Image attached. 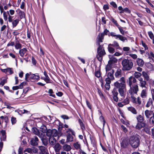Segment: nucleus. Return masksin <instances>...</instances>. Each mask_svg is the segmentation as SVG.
<instances>
[{
  "label": "nucleus",
  "instance_id": "nucleus-13",
  "mask_svg": "<svg viewBox=\"0 0 154 154\" xmlns=\"http://www.w3.org/2000/svg\"><path fill=\"white\" fill-rule=\"evenodd\" d=\"M104 38V37L103 36L102 34H100V33L98 34L96 39V45H97L99 46L100 45H100V43L103 42V40Z\"/></svg>",
  "mask_w": 154,
  "mask_h": 154
},
{
  "label": "nucleus",
  "instance_id": "nucleus-29",
  "mask_svg": "<svg viewBox=\"0 0 154 154\" xmlns=\"http://www.w3.org/2000/svg\"><path fill=\"white\" fill-rule=\"evenodd\" d=\"M142 75L146 81H148L149 80V76L147 72L145 71H143L142 72Z\"/></svg>",
  "mask_w": 154,
  "mask_h": 154
},
{
  "label": "nucleus",
  "instance_id": "nucleus-63",
  "mask_svg": "<svg viewBox=\"0 0 154 154\" xmlns=\"http://www.w3.org/2000/svg\"><path fill=\"white\" fill-rule=\"evenodd\" d=\"M130 14L131 12V11L127 8H125L123 9V13L124 12Z\"/></svg>",
  "mask_w": 154,
  "mask_h": 154
},
{
  "label": "nucleus",
  "instance_id": "nucleus-49",
  "mask_svg": "<svg viewBox=\"0 0 154 154\" xmlns=\"http://www.w3.org/2000/svg\"><path fill=\"white\" fill-rule=\"evenodd\" d=\"M142 75L141 73L138 72H135L134 74V77L138 79L139 77H140Z\"/></svg>",
  "mask_w": 154,
  "mask_h": 154
},
{
  "label": "nucleus",
  "instance_id": "nucleus-47",
  "mask_svg": "<svg viewBox=\"0 0 154 154\" xmlns=\"http://www.w3.org/2000/svg\"><path fill=\"white\" fill-rule=\"evenodd\" d=\"M41 140L44 145L45 146H47L48 144V139L42 138H41Z\"/></svg>",
  "mask_w": 154,
  "mask_h": 154
},
{
  "label": "nucleus",
  "instance_id": "nucleus-48",
  "mask_svg": "<svg viewBox=\"0 0 154 154\" xmlns=\"http://www.w3.org/2000/svg\"><path fill=\"white\" fill-rule=\"evenodd\" d=\"M58 135V133L57 130L56 129H53L52 131V136L54 137H56Z\"/></svg>",
  "mask_w": 154,
  "mask_h": 154
},
{
  "label": "nucleus",
  "instance_id": "nucleus-35",
  "mask_svg": "<svg viewBox=\"0 0 154 154\" xmlns=\"http://www.w3.org/2000/svg\"><path fill=\"white\" fill-rule=\"evenodd\" d=\"M20 20L19 19H16L12 21L11 23H12V26L13 28L15 27L19 23Z\"/></svg>",
  "mask_w": 154,
  "mask_h": 154
},
{
  "label": "nucleus",
  "instance_id": "nucleus-20",
  "mask_svg": "<svg viewBox=\"0 0 154 154\" xmlns=\"http://www.w3.org/2000/svg\"><path fill=\"white\" fill-rule=\"evenodd\" d=\"M146 124L144 122H138L136 126V128L138 130L142 128L145 126Z\"/></svg>",
  "mask_w": 154,
  "mask_h": 154
},
{
  "label": "nucleus",
  "instance_id": "nucleus-28",
  "mask_svg": "<svg viewBox=\"0 0 154 154\" xmlns=\"http://www.w3.org/2000/svg\"><path fill=\"white\" fill-rule=\"evenodd\" d=\"M140 96L143 98V100H144L147 97V93L145 90H143L142 91Z\"/></svg>",
  "mask_w": 154,
  "mask_h": 154
},
{
  "label": "nucleus",
  "instance_id": "nucleus-51",
  "mask_svg": "<svg viewBox=\"0 0 154 154\" xmlns=\"http://www.w3.org/2000/svg\"><path fill=\"white\" fill-rule=\"evenodd\" d=\"M48 92L50 94L49 96L52 97H55V95L54 94H52L54 93L53 90L52 89H49Z\"/></svg>",
  "mask_w": 154,
  "mask_h": 154
},
{
  "label": "nucleus",
  "instance_id": "nucleus-30",
  "mask_svg": "<svg viewBox=\"0 0 154 154\" xmlns=\"http://www.w3.org/2000/svg\"><path fill=\"white\" fill-rule=\"evenodd\" d=\"M146 66L151 70H154V66L150 63H148L146 64Z\"/></svg>",
  "mask_w": 154,
  "mask_h": 154
},
{
  "label": "nucleus",
  "instance_id": "nucleus-54",
  "mask_svg": "<svg viewBox=\"0 0 154 154\" xmlns=\"http://www.w3.org/2000/svg\"><path fill=\"white\" fill-rule=\"evenodd\" d=\"M149 123L151 125H154V118L152 116L150 118Z\"/></svg>",
  "mask_w": 154,
  "mask_h": 154
},
{
  "label": "nucleus",
  "instance_id": "nucleus-4",
  "mask_svg": "<svg viewBox=\"0 0 154 154\" xmlns=\"http://www.w3.org/2000/svg\"><path fill=\"white\" fill-rule=\"evenodd\" d=\"M122 69L123 71H128L133 67V63L132 60L128 59H124L122 62Z\"/></svg>",
  "mask_w": 154,
  "mask_h": 154
},
{
  "label": "nucleus",
  "instance_id": "nucleus-62",
  "mask_svg": "<svg viewBox=\"0 0 154 154\" xmlns=\"http://www.w3.org/2000/svg\"><path fill=\"white\" fill-rule=\"evenodd\" d=\"M141 44L143 47H144L145 50H147L148 49L147 45L144 43L143 41H141Z\"/></svg>",
  "mask_w": 154,
  "mask_h": 154
},
{
  "label": "nucleus",
  "instance_id": "nucleus-2",
  "mask_svg": "<svg viewBox=\"0 0 154 154\" xmlns=\"http://www.w3.org/2000/svg\"><path fill=\"white\" fill-rule=\"evenodd\" d=\"M136 81L135 78L132 76L129 77L127 80V84L130 87V89L128 91L129 93H137L138 91V88Z\"/></svg>",
  "mask_w": 154,
  "mask_h": 154
},
{
  "label": "nucleus",
  "instance_id": "nucleus-15",
  "mask_svg": "<svg viewBox=\"0 0 154 154\" xmlns=\"http://www.w3.org/2000/svg\"><path fill=\"white\" fill-rule=\"evenodd\" d=\"M39 149L40 151L39 154H49L47 149L45 147L40 146Z\"/></svg>",
  "mask_w": 154,
  "mask_h": 154
},
{
  "label": "nucleus",
  "instance_id": "nucleus-14",
  "mask_svg": "<svg viewBox=\"0 0 154 154\" xmlns=\"http://www.w3.org/2000/svg\"><path fill=\"white\" fill-rule=\"evenodd\" d=\"M122 70L119 68H117V70L115 73V76L116 78H122Z\"/></svg>",
  "mask_w": 154,
  "mask_h": 154
},
{
  "label": "nucleus",
  "instance_id": "nucleus-58",
  "mask_svg": "<svg viewBox=\"0 0 154 154\" xmlns=\"http://www.w3.org/2000/svg\"><path fill=\"white\" fill-rule=\"evenodd\" d=\"M11 120L12 125L15 124L17 122L16 118L13 117H11Z\"/></svg>",
  "mask_w": 154,
  "mask_h": 154
},
{
  "label": "nucleus",
  "instance_id": "nucleus-26",
  "mask_svg": "<svg viewBox=\"0 0 154 154\" xmlns=\"http://www.w3.org/2000/svg\"><path fill=\"white\" fill-rule=\"evenodd\" d=\"M137 64L140 66H142L144 63L143 60L140 58H137L136 60Z\"/></svg>",
  "mask_w": 154,
  "mask_h": 154
},
{
  "label": "nucleus",
  "instance_id": "nucleus-34",
  "mask_svg": "<svg viewBox=\"0 0 154 154\" xmlns=\"http://www.w3.org/2000/svg\"><path fill=\"white\" fill-rule=\"evenodd\" d=\"M15 48L17 49H20L22 48V45L19 43L18 41H17L15 42Z\"/></svg>",
  "mask_w": 154,
  "mask_h": 154
},
{
  "label": "nucleus",
  "instance_id": "nucleus-18",
  "mask_svg": "<svg viewBox=\"0 0 154 154\" xmlns=\"http://www.w3.org/2000/svg\"><path fill=\"white\" fill-rule=\"evenodd\" d=\"M27 51V50L26 48H23L20 49L19 52V54L21 57H23Z\"/></svg>",
  "mask_w": 154,
  "mask_h": 154
},
{
  "label": "nucleus",
  "instance_id": "nucleus-42",
  "mask_svg": "<svg viewBox=\"0 0 154 154\" xmlns=\"http://www.w3.org/2000/svg\"><path fill=\"white\" fill-rule=\"evenodd\" d=\"M73 146L76 149H81V145L78 142L74 143Z\"/></svg>",
  "mask_w": 154,
  "mask_h": 154
},
{
  "label": "nucleus",
  "instance_id": "nucleus-6",
  "mask_svg": "<svg viewBox=\"0 0 154 154\" xmlns=\"http://www.w3.org/2000/svg\"><path fill=\"white\" fill-rule=\"evenodd\" d=\"M105 70L106 75L107 76L105 80L111 81V80H114L115 78L113 76V74L115 72V70L112 68L107 67H105Z\"/></svg>",
  "mask_w": 154,
  "mask_h": 154
},
{
  "label": "nucleus",
  "instance_id": "nucleus-1",
  "mask_svg": "<svg viewBox=\"0 0 154 154\" xmlns=\"http://www.w3.org/2000/svg\"><path fill=\"white\" fill-rule=\"evenodd\" d=\"M114 85L115 88H114L112 91V96L114 100L117 102L119 98L118 97V93L117 88L118 89L119 94L121 97H124L126 95V89L124 78L122 77L118 81L114 83Z\"/></svg>",
  "mask_w": 154,
  "mask_h": 154
},
{
  "label": "nucleus",
  "instance_id": "nucleus-22",
  "mask_svg": "<svg viewBox=\"0 0 154 154\" xmlns=\"http://www.w3.org/2000/svg\"><path fill=\"white\" fill-rule=\"evenodd\" d=\"M54 149L56 153L59 152L60 149L61 148V146L59 143H57L55 145L54 147Z\"/></svg>",
  "mask_w": 154,
  "mask_h": 154
},
{
  "label": "nucleus",
  "instance_id": "nucleus-24",
  "mask_svg": "<svg viewBox=\"0 0 154 154\" xmlns=\"http://www.w3.org/2000/svg\"><path fill=\"white\" fill-rule=\"evenodd\" d=\"M49 141L51 145H54L56 142V139L53 137H51L49 138Z\"/></svg>",
  "mask_w": 154,
  "mask_h": 154
},
{
  "label": "nucleus",
  "instance_id": "nucleus-31",
  "mask_svg": "<svg viewBox=\"0 0 154 154\" xmlns=\"http://www.w3.org/2000/svg\"><path fill=\"white\" fill-rule=\"evenodd\" d=\"M106 83L105 85V87L106 90H109L110 88V84L111 83V81L105 80Z\"/></svg>",
  "mask_w": 154,
  "mask_h": 154
},
{
  "label": "nucleus",
  "instance_id": "nucleus-56",
  "mask_svg": "<svg viewBox=\"0 0 154 154\" xmlns=\"http://www.w3.org/2000/svg\"><path fill=\"white\" fill-rule=\"evenodd\" d=\"M148 34L149 38L151 39H152L154 38L153 34L151 31L148 32Z\"/></svg>",
  "mask_w": 154,
  "mask_h": 154
},
{
  "label": "nucleus",
  "instance_id": "nucleus-5",
  "mask_svg": "<svg viewBox=\"0 0 154 154\" xmlns=\"http://www.w3.org/2000/svg\"><path fill=\"white\" fill-rule=\"evenodd\" d=\"M129 143L132 147L137 148L139 146L140 143L139 136L134 135L131 136L130 138Z\"/></svg>",
  "mask_w": 154,
  "mask_h": 154
},
{
  "label": "nucleus",
  "instance_id": "nucleus-21",
  "mask_svg": "<svg viewBox=\"0 0 154 154\" xmlns=\"http://www.w3.org/2000/svg\"><path fill=\"white\" fill-rule=\"evenodd\" d=\"M44 74L45 77L44 78L43 80H44L47 83H51V82H50V79L45 71L44 72Z\"/></svg>",
  "mask_w": 154,
  "mask_h": 154
},
{
  "label": "nucleus",
  "instance_id": "nucleus-45",
  "mask_svg": "<svg viewBox=\"0 0 154 154\" xmlns=\"http://www.w3.org/2000/svg\"><path fill=\"white\" fill-rule=\"evenodd\" d=\"M1 133L2 135V138H3V140H5L6 138V136L5 135L6 132L5 130H2L1 131Z\"/></svg>",
  "mask_w": 154,
  "mask_h": 154
},
{
  "label": "nucleus",
  "instance_id": "nucleus-3",
  "mask_svg": "<svg viewBox=\"0 0 154 154\" xmlns=\"http://www.w3.org/2000/svg\"><path fill=\"white\" fill-rule=\"evenodd\" d=\"M101 34H102L103 37L105 35H108L109 36H112L114 37L116 39H119L123 42H124L125 41H127L126 37L120 35H116V33L114 32H110L107 29H105L103 32Z\"/></svg>",
  "mask_w": 154,
  "mask_h": 154
},
{
  "label": "nucleus",
  "instance_id": "nucleus-27",
  "mask_svg": "<svg viewBox=\"0 0 154 154\" xmlns=\"http://www.w3.org/2000/svg\"><path fill=\"white\" fill-rule=\"evenodd\" d=\"M63 150L68 152L70 151L72 148L70 145L65 144L63 146Z\"/></svg>",
  "mask_w": 154,
  "mask_h": 154
},
{
  "label": "nucleus",
  "instance_id": "nucleus-7",
  "mask_svg": "<svg viewBox=\"0 0 154 154\" xmlns=\"http://www.w3.org/2000/svg\"><path fill=\"white\" fill-rule=\"evenodd\" d=\"M97 57L99 61H101L103 57L106 54V52L103 45L98 46L97 48Z\"/></svg>",
  "mask_w": 154,
  "mask_h": 154
},
{
  "label": "nucleus",
  "instance_id": "nucleus-64",
  "mask_svg": "<svg viewBox=\"0 0 154 154\" xmlns=\"http://www.w3.org/2000/svg\"><path fill=\"white\" fill-rule=\"evenodd\" d=\"M123 50L124 51L128 52V51L130 50V48L128 47H124L123 48Z\"/></svg>",
  "mask_w": 154,
  "mask_h": 154
},
{
  "label": "nucleus",
  "instance_id": "nucleus-25",
  "mask_svg": "<svg viewBox=\"0 0 154 154\" xmlns=\"http://www.w3.org/2000/svg\"><path fill=\"white\" fill-rule=\"evenodd\" d=\"M24 82L21 83L19 86H16L13 87L12 89L13 90H16L19 89H22L23 87Z\"/></svg>",
  "mask_w": 154,
  "mask_h": 154
},
{
  "label": "nucleus",
  "instance_id": "nucleus-23",
  "mask_svg": "<svg viewBox=\"0 0 154 154\" xmlns=\"http://www.w3.org/2000/svg\"><path fill=\"white\" fill-rule=\"evenodd\" d=\"M17 11L18 12V14L20 17V20L25 17V14L24 12L21 11L20 9H18L17 11Z\"/></svg>",
  "mask_w": 154,
  "mask_h": 154
},
{
  "label": "nucleus",
  "instance_id": "nucleus-19",
  "mask_svg": "<svg viewBox=\"0 0 154 154\" xmlns=\"http://www.w3.org/2000/svg\"><path fill=\"white\" fill-rule=\"evenodd\" d=\"M153 111L152 110H146L145 111V114L146 118L148 119L150 116L152 115Z\"/></svg>",
  "mask_w": 154,
  "mask_h": 154
},
{
  "label": "nucleus",
  "instance_id": "nucleus-39",
  "mask_svg": "<svg viewBox=\"0 0 154 154\" xmlns=\"http://www.w3.org/2000/svg\"><path fill=\"white\" fill-rule=\"evenodd\" d=\"M129 94L131 95V98L132 99L133 102L134 103H137L136 98L134 97V94H137V93H133L132 94L129 93Z\"/></svg>",
  "mask_w": 154,
  "mask_h": 154
},
{
  "label": "nucleus",
  "instance_id": "nucleus-10",
  "mask_svg": "<svg viewBox=\"0 0 154 154\" xmlns=\"http://www.w3.org/2000/svg\"><path fill=\"white\" fill-rule=\"evenodd\" d=\"M117 62V60L116 58L113 57L110 58V59L108 61V63L106 65V67L112 68V65L114 63H116Z\"/></svg>",
  "mask_w": 154,
  "mask_h": 154
},
{
  "label": "nucleus",
  "instance_id": "nucleus-37",
  "mask_svg": "<svg viewBox=\"0 0 154 154\" xmlns=\"http://www.w3.org/2000/svg\"><path fill=\"white\" fill-rule=\"evenodd\" d=\"M153 100L151 98H149L148 100V101L146 105V106L147 107H149L151 105H152Z\"/></svg>",
  "mask_w": 154,
  "mask_h": 154
},
{
  "label": "nucleus",
  "instance_id": "nucleus-57",
  "mask_svg": "<svg viewBox=\"0 0 154 154\" xmlns=\"http://www.w3.org/2000/svg\"><path fill=\"white\" fill-rule=\"evenodd\" d=\"M98 92L101 98H103L104 97L103 95L100 90L98 89Z\"/></svg>",
  "mask_w": 154,
  "mask_h": 154
},
{
  "label": "nucleus",
  "instance_id": "nucleus-12",
  "mask_svg": "<svg viewBox=\"0 0 154 154\" xmlns=\"http://www.w3.org/2000/svg\"><path fill=\"white\" fill-rule=\"evenodd\" d=\"M26 151L31 154H39L38 153V149L36 148H27L26 149Z\"/></svg>",
  "mask_w": 154,
  "mask_h": 154
},
{
  "label": "nucleus",
  "instance_id": "nucleus-50",
  "mask_svg": "<svg viewBox=\"0 0 154 154\" xmlns=\"http://www.w3.org/2000/svg\"><path fill=\"white\" fill-rule=\"evenodd\" d=\"M122 103L123 104L125 105L128 104L129 103V99L128 97H126V98L122 101Z\"/></svg>",
  "mask_w": 154,
  "mask_h": 154
},
{
  "label": "nucleus",
  "instance_id": "nucleus-9",
  "mask_svg": "<svg viewBox=\"0 0 154 154\" xmlns=\"http://www.w3.org/2000/svg\"><path fill=\"white\" fill-rule=\"evenodd\" d=\"M122 142L121 143V146L123 148H125L129 144V140L128 138L124 137L122 139Z\"/></svg>",
  "mask_w": 154,
  "mask_h": 154
},
{
  "label": "nucleus",
  "instance_id": "nucleus-59",
  "mask_svg": "<svg viewBox=\"0 0 154 154\" xmlns=\"http://www.w3.org/2000/svg\"><path fill=\"white\" fill-rule=\"evenodd\" d=\"M111 20L112 22L114 23L116 26H119V24L118 23L117 21L114 18L112 17L111 19Z\"/></svg>",
  "mask_w": 154,
  "mask_h": 154
},
{
  "label": "nucleus",
  "instance_id": "nucleus-44",
  "mask_svg": "<svg viewBox=\"0 0 154 154\" xmlns=\"http://www.w3.org/2000/svg\"><path fill=\"white\" fill-rule=\"evenodd\" d=\"M32 131L33 133H34L35 134L39 136H40V133L37 129L36 128H33V130H32Z\"/></svg>",
  "mask_w": 154,
  "mask_h": 154
},
{
  "label": "nucleus",
  "instance_id": "nucleus-55",
  "mask_svg": "<svg viewBox=\"0 0 154 154\" xmlns=\"http://www.w3.org/2000/svg\"><path fill=\"white\" fill-rule=\"evenodd\" d=\"M95 76L97 78H99L100 76V72L99 71H96L95 72Z\"/></svg>",
  "mask_w": 154,
  "mask_h": 154
},
{
  "label": "nucleus",
  "instance_id": "nucleus-53",
  "mask_svg": "<svg viewBox=\"0 0 154 154\" xmlns=\"http://www.w3.org/2000/svg\"><path fill=\"white\" fill-rule=\"evenodd\" d=\"M140 86L142 87H145V85L146 84V82L143 80L141 82H140Z\"/></svg>",
  "mask_w": 154,
  "mask_h": 154
},
{
  "label": "nucleus",
  "instance_id": "nucleus-17",
  "mask_svg": "<svg viewBox=\"0 0 154 154\" xmlns=\"http://www.w3.org/2000/svg\"><path fill=\"white\" fill-rule=\"evenodd\" d=\"M109 45H111L112 47L115 48L117 49H122V48L119 46L118 42L116 41H113L112 44H109Z\"/></svg>",
  "mask_w": 154,
  "mask_h": 154
},
{
  "label": "nucleus",
  "instance_id": "nucleus-40",
  "mask_svg": "<svg viewBox=\"0 0 154 154\" xmlns=\"http://www.w3.org/2000/svg\"><path fill=\"white\" fill-rule=\"evenodd\" d=\"M52 130H51V129H48L46 131V135L47 136L49 137H52Z\"/></svg>",
  "mask_w": 154,
  "mask_h": 154
},
{
  "label": "nucleus",
  "instance_id": "nucleus-36",
  "mask_svg": "<svg viewBox=\"0 0 154 154\" xmlns=\"http://www.w3.org/2000/svg\"><path fill=\"white\" fill-rule=\"evenodd\" d=\"M128 110L130 111L133 113L136 114L137 113V112L136 109L133 107L132 106L129 107L128 108Z\"/></svg>",
  "mask_w": 154,
  "mask_h": 154
},
{
  "label": "nucleus",
  "instance_id": "nucleus-52",
  "mask_svg": "<svg viewBox=\"0 0 154 154\" xmlns=\"http://www.w3.org/2000/svg\"><path fill=\"white\" fill-rule=\"evenodd\" d=\"M149 58L152 60H153V58H154V54L152 52H150L149 54Z\"/></svg>",
  "mask_w": 154,
  "mask_h": 154
},
{
  "label": "nucleus",
  "instance_id": "nucleus-16",
  "mask_svg": "<svg viewBox=\"0 0 154 154\" xmlns=\"http://www.w3.org/2000/svg\"><path fill=\"white\" fill-rule=\"evenodd\" d=\"M31 74L30 77V79L34 80H39L40 79V77L38 75V74L36 73L35 74H32L31 72H30Z\"/></svg>",
  "mask_w": 154,
  "mask_h": 154
},
{
  "label": "nucleus",
  "instance_id": "nucleus-61",
  "mask_svg": "<svg viewBox=\"0 0 154 154\" xmlns=\"http://www.w3.org/2000/svg\"><path fill=\"white\" fill-rule=\"evenodd\" d=\"M86 103L87 106L88 107V108L90 109H92V107L91 105V104L90 102L88 101L87 100H86Z\"/></svg>",
  "mask_w": 154,
  "mask_h": 154
},
{
  "label": "nucleus",
  "instance_id": "nucleus-43",
  "mask_svg": "<svg viewBox=\"0 0 154 154\" xmlns=\"http://www.w3.org/2000/svg\"><path fill=\"white\" fill-rule=\"evenodd\" d=\"M7 82V79L6 78H2V80L0 83V85L3 86L5 83Z\"/></svg>",
  "mask_w": 154,
  "mask_h": 154
},
{
  "label": "nucleus",
  "instance_id": "nucleus-60",
  "mask_svg": "<svg viewBox=\"0 0 154 154\" xmlns=\"http://www.w3.org/2000/svg\"><path fill=\"white\" fill-rule=\"evenodd\" d=\"M32 62L34 65H36L37 61L33 57H32Z\"/></svg>",
  "mask_w": 154,
  "mask_h": 154
},
{
  "label": "nucleus",
  "instance_id": "nucleus-33",
  "mask_svg": "<svg viewBox=\"0 0 154 154\" xmlns=\"http://www.w3.org/2000/svg\"><path fill=\"white\" fill-rule=\"evenodd\" d=\"M108 51L110 53L113 54L115 52V50L113 47L111 45H109H109L108 47Z\"/></svg>",
  "mask_w": 154,
  "mask_h": 154
},
{
  "label": "nucleus",
  "instance_id": "nucleus-46",
  "mask_svg": "<svg viewBox=\"0 0 154 154\" xmlns=\"http://www.w3.org/2000/svg\"><path fill=\"white\" fill-rule=\"evenodd\" d=\"M99 119L101 122H103V127H104L105 124L106 122L103 117L102 115H101L99 117Z\"/></svg>",
  "mask_w": 154,
  "mask_h": 154
},
{
  "label": "nucleus",
  "instance_id": "nucleus-8",
  "mask_svg": "<svg viewBox=\"0 0 154 154\" xmlns=\"http://www.w3.org/2000/svg\"><path fill=\"white\" fill-rule=\"evenodd\" d=\"M66 132L67 134L66 135V141L68 142H72L73 140V137L70 134L71 132L73 136H75V133L74 131L70 128H69L66 131Z\"/></svg>",
  "mask_w": 154,
  "mask_h": 154
},
{
  "label": "nucleus",
  "instance_id": "nucleus-32",
  "mask_svg": "<svg viewBox=\"0 0 154 154\" xmlns=\"http://www.w3.org/2000/svg\"><path fill=\"white\" fill-rule=\"evenodd\" d=\"M137 119L138 122H143L144 121V117L142 115H139L137 117Z\"/></svg>",
  "mask_w": 154,
  "mask_h": 154
},
{
  "label": "nucleus",
  "instance_id": "nucleus-41",
  "mask_svg": "<svg viewBox=\"0 0 154 154\" xmlns=\"http://www.w3.org/2000/svg\"><path fill=\"white\" fill-rule=\"evenodd\" d=\"M127 55H129L133 59H136L137 58V56L136 54H131L129 52H127L126 54Z\"/></svg>",
  "mask_w": 154,
  "mask_h": 154
},
{
  "label": "nucleus",
  "instance_id": "nucleus-38",
  "mask_svg": "<svg viewBox=\"0 0 154 154\" xmlns=\"http://www.w3.org/2000/svg\"><path fill=\"white\" fill-rule=\"evenodd\" d=\"M3 15L4 20L5 21L7 20L8 19V15L9 16V15H10L9 11H7V12L5 11H4Z\"/></svg>",
  "mask_w": 154,
  "mask_h": 154
},
{
  "label": "nucleus",
  "instance_id": "nucleus-11",
  "mask_svg": "<svg viewBox=\"0 0 154 154\" xmlns=\"http://www.w3.org/2000/svg\"><path fill=\"white\" fill-rule=\"evenodd\" d=\"M38 139L36 136H35L31 139L30 144L33 146H37L38 145Z\"/></svg>",
  "mask_w": 154,
  "mask_h": 154
}]
</instances>
